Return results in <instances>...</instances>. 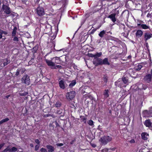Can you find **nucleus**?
Returning <instances> with one entry per match:
<instances>
[{"instance_id":"1","label":"nucleus","mask_w":152,"mask_h":152,"mask_svg":"<svg viewBox=\"0 0 152 152\" xmlns=\"http://www.w3.org/2000/svg\"><path fill=\"white\" fill-rule=\"evenodd\" d=\"M51 60H49L45 59V61L48 66H54L56 64H59L60 62V58L58 57H56L51 58Z\"/></svg>"},{"instance_id":"2","label":"nucleus","mask_w":152,"mask_h":152,"mask_svg":"<svg viewBox=\"0 0 152 152\" xmlns=\"http://www.w3.org/2000/svg\"><path fill=\"white\" fill-rule=\"evenodd\" d=\"M112 140L111 137L109 136H104L102 137L99 140L102 144L105 145Z\"/></svg>"},{"instance_id":"3","label":"nucleus","mask_w":152,"mask_h":152,"mask_svg":"<svg viewBox=\"0 0 152 152\" xmlns=\"http://www.w3.org/2000/svg\"><path fill=\"white\" fill-rule=\"evenodd\" d=\"M35 13L39 17H41L45 14V10L43 7L38 6L35 10Z\"/></svg>"},{"instance_id":"4","label":"nucleus","mask_w":152,"mask_h":152,"mask_svg":"<svg viewBox=\"0 0 152 152\" xmlns=\"http://www.w3.org/2000/svg\"><path fill=\"white\" fill-rule=\"evenodd\" d=\"M21 81L22 83H24L27 86L30 84L29 77L27 75H24L21 78Z\"/></svg>"},{"instance_id":"5","label":"nucleus","mask_w":152,"mask_h":152,"mask_svg":"<svg viewBox=\"0 0 152 152\" xmlns=\"http://www.w3.org/2000/svg\"><path fill=\"white\" fill-rule=\"evenodd\" d=\"M2 9L4 12L6 14H10V15L14 16V15L11 14V10L10 8L8 6L3 4L2 7Z\"/></svg>"},{"instance_id":"6","label":"nucleus","mask_w":152,"mask_h":152,"mask_svg":"<svg viewBox=\"0 0 152 152\" xmlns=\"http://www.w3.org/2000/svg\"><path fill=\"white\" fill-rule=\"evenodd\" d=\"M75 91H72L67 93L66 96V99L69 101L73 99L75 97Z\"/></svg>"},{"instance_id":"7","label":"nucleus","mask_w":152,"mask_h":152,"mask_svg":"<svg viewBox=\"0 0 152 152\" xmlns=\"http://www.w3.org/2000/svg\"><path fill=\"white\" fill-rule=\"evenodd\" d=\"M102 59L100 58H95L93 60V64L96 66L102 65Z\"/></svg>"},{"instance_id":"8","label":"nucleus","mask_w":152,"mask_h":152,"mask_svg":"<svg viewBox=\"0 0 152 152\" xmlns=\"http://www.w3.org/2000/svg\"><path fill=\"white\" fill-rule=\"evenodd\" d=\"M152 78V75L150 74H147L144 77L143 80L147 83H149L151 81Z\"/></svg>"},{"instance_id":"9","label":"nucleus","mask_w":152,"mask_h":152,"mask_svg":"<svg viewBox=\"0 0 152 152\" xmlns=\"http://www.w3.org/2000/svg\"><path fill=\"white\" fill-rule=\"evenodd\" d=\"M142 114L144 117H152V113L149 110H145L143 112Z\"/></svg>"},{"instance_id":"10","label":"nucleus","mask_w":152,"mask_h":152,"mask_svg":"<svg viewBox=\"0 0 152 152\" xmlns=\"http://www.w3.org/2000/svg\"><path fill=\"white\" fill-rule=\"evenodd\" d=\"M152 36V34H150L148 32H146L145 33L144 35V38L145 41L146 42L147 40L149 39Z\"/></svg>"},{"instance_id":"11","label":"nucleus","mask_w":152,"mask_h":152,"mask_svg":"<svg viewBox=\"0 0 152 152\" xmlns=\"http://www.w3.org/2000/svg\"><path fill=\"white\" fill-rule=\"evenodd\" d=\"M116 15V13L112 14L107 16V18H110L113 22H115L116 21L115 17Z\"/></svg>"},{"instance_id":"12","label":"nucleus","mask_w":152,"mask_h":152,"mask_svg":"<svg viewBox=\"0 0 152 152\" xmlns=\"http://www.w3.org/2000/svg\"><path fill=\"white\" fill-rule=\"evenodd\" d=\"M65 82L63 80H61L59 82V85L60 87L62 89H64L65 88Z\"/></svg>"},{"instance_id":"13","label":"nucleus","mask_w":152,"mask_h":152,"mask_svg":"<svg viewBox=\"0 0 152 152\" xmlns=\"http://www.w3.org/2000/svg\"><path fill=\"white\" fill-rule=\"evenodd\" d=\"M46 147L48 150V152H53L54 151V148L52 145H48Z\"/></svg>"},{"instance_id":"14","label":"nucleus","mask_w":152,"mask_h":152,"mask_svg":"<svg viewBox=\"0 0 152 152\" xmlns=\"http://www.w3.org/2000/svg\"><path fill=\"white\" fill-rule=\"evenodd\" d=\"M137 25L138 26H140V27L142 28L143 29H147L149 28V27L148 26H147L146 24H141L140 23H138Z\"/></svg>"},{"instance_id":"15","label":"nucleus","mask_w":152,"mask_h":152,"mask_svg":"<svg viewBox=\"0 0 152 152\" xmlns=\"http://www.w3.org/2000/svg\"><path fill=\"white\" fill-rule=\"evenodd\" d=\"M144 124L146 127H150L152 125V123L151 122L150 120H146L145 121Z\"/></svg>"},{"instance_id":"16","label":"nucleus","mask_w":152,"mask_h":152,"mask_svg":"<svg viewBox=\"0 0 152 152\" xmlns=\"http://www.w3.org/2000/svg\"><path fill=\"white\" fill-rule=\"evenodd\" d=\"M142 31L140 30H138L135 33L136 36L137 37H140L142 35Z\"/></svg>"},{"instance_id":"17","label":"nucleus","mask_w":152,"mask_h":152,"mask_svg":"<svg viewBox=\"0 0 152 152\" xmlns=\"http://www.w3.org/2000/svg\"><path fill=\"white\" fill-rule=\"evenodd\" d=\"M142 138V139L146 140L148 139V134L146 133H142L141 134Z\"/></svg>"},{"instance_id":"18","label":"nucleus","mask_w":152,"mask_h":152,"mask_svg":"<svg viewBox=\"0 0 152 152\" xmlns=\"http://www.w3.org/2000/svg\"><path fill=\"white\" fill-rule=\"evenodd\" d=\"M102 65H109L110 63L108 61V59L107 58H105L103 60L102 59Z\"/></svg>"},{"instance_id":"19","label":"nucleus","mask_w":152,"mask_h":152,"mask_svg":"<svg viewBox=\"0 0 152 152\" xmlns=\"http://www.w3.org/2000/svg\"><path fill=\"white\" fill-rule=\"evenodd\" d=\"M17 28L16 26L14 27L12 33V37L15 36L16 35L17 32Z\"/></svg>"},{"instance_id":"20","label":"nucleus","mask_w":152,"mask_h":152,"mask_svg":"<svg viewBox=\"0 0 152 152\" xmlns=\"http://www.w3.org/2000/svg\"><path fill=\"white\" fill-rule=\"evenodd\" d=\"M109 90L108 89L105 90L103 93L104 97L105 98H107L109 96Z\"/></svg>"},{"instance_id":"21","label":"nucleus","mask_w":152,"mask_h":152,"mask_svg":"<svg viewBox=\"0 0 152 152\" xmlns=\"http://www.w3.org/2000/svg\"><path fill=\"white\" fill-rule=\"evenodd\" d=\"M18 149L15 147H12L11 148H9V152H15L17 151Z\"/></svg>"},{"instance_id":"22","label":"nucleus","mask_w":152,"mask_h":152,"mask_svg":"<svg viewBox=\"0 0 152 152\" xmlns=\"http://www.w3.org/2000/svg\"><path fill=\"white\" fill-rule=\"evenodd\" d=\"M142 67V65L141 64H139L137 66L135 67L134 69L136 70L139 71L141 69Z\"/></svg>"},{"instance_id":"23","label":"nucleus","mask_w":152,"mask_h":152,"mask_svg":"<svg viewBox=\"0 0 152 152\" xmlns=\"http://www.w3.org/2000/svg\"><path fill=\"white\" fill-rule=\"evenodd\" d=\"M76 82L75 80H73L69 85V86L70 88L72 87L76 84Z\"/></svg>"},{"instance_id":"24","label":"nucleus","mask_w":152,"mask_h":152,"mask_svg":"<svg viewBox=\"0 0 152 152\" xmlns=\"http://www.w3.org/2000/svg\"><path fill=\"white\" fill-rule=\"evenodd\" d=\"M106 31L104 30H102L101 31L99 34V36L101 38L103 37L104 34H105Z\"/></svg>"},{"instance_id":"25","label":"nucleus","mask_w":152,"mask_h":152,"mask_svg":"<svg viewBox=\"0 0 152 152\" xmlns=\"http://www.w3.org/2000/svg\"><path fill=\"white\" fill-rule=\"evenodd\" d=\"M9 120V119L8 118H6L4 119H3L1 121H0V125L4 123L7 121Z\"/></svg>"},{"instance_id":"26","label":"nucleus","mask_w":152,"mask_h":152,"mask_svg":"<svg viewBox=\"0 0 152 152\" xmlns=\"http://www.w3.org/2000/svg\"><path fill=\"white\" fill-rule=\"evenodd\" d=\"M122 80L124 84H127L128 82V80L125 77H123L122 78Z\"/></svg>"},{"instance_id":"27","label":"nucleus","mask_w":152,"mask_h":152,"mask_svg":"<svg viewBox=\"0 0 152 152\" xmlns=\"http://www.w3.org/2000/svg\"><path fill=\"white\" fill-rule=\"evenodd\" d=\"M61 105V103L60 101H57L55 104V106L56 107H59Z\"/></svg>"},{"instance_id":"28","label":"nucleus","mask_w":152,"mask_h":152,"mask_svg":"<svg viewBox=\"0 0 152 152\" xmlns=\"http://www.w3.org/2000/svg\"><path fill=\"white\" fill-rule=\"evenodd\" d=\"M14 37V38L13 39V41L15 43H18L19 41L20 38H18L17 36H15Z\"/></svg>"},{"instance_id":"29","label":"nucleus","mask_w":152,"mask_h":152,"mask_svg":"<svg viewBox=\"0 0 152 152\" xmlns=\"http://www.w3.org/2000/svg\"><path fill=\"white\" fill-rule=\"evenodd\" d=\"M19 72H20V73L21 74H22L26 71V69H25L23 68H20L18 69Z\"/></svg>"},{"instance_id":"30","label":"nucleus","mask_w":152,"mask_h":152,"mask_svg":"<svg viewBox=\"0 0 152 152\" xmlns=\"http://www.w3.org/2000/svg\"><path fill=\"white\" fill-rule=\"evenodd\" d=\"M80 118H81V122H84L85 123H86V119L83 116H80Z\"/></svg>"},{"instance_id":"31","label":"nucleus","mask_w":152,"mask_h":152,"mask_svg":"<svg viewBox=\"0 0 152 152\" xmlns=\"http://www.w3.org/2000/svg\"><path fill=\"white\" fill-rule=\"evenodd\" d=\"M102 55L101 52L99 53H97L95 54V58H99L98 57H100Z\"/></svg>"},{"instance_id":"32","label":"nucleus","mask_w":152,"mask_h":152,"mask_svg":"<svg viewBox=\"0 0 152 152\" xmlns=\"http://www.w3.org/2000/svg\"><path fill=\"white\" fill-rule=\"evenodd\" d=\"M37 49L38 47L37 46H35L34 47L32 48V52L34 53H36Z\"/></svg>"},{"instance_id":"33","label":"nucleus","mask_w":152,"mask_h":152,"mask_svg":"<svg viewBox=\"0 0 152 152\" xmlns=\"http://www.w3.org/2000/svg\"><path fill=\"white\" fill-rule=\"evenodd\" d=\"M88 124L90 126L94 125V122L92 120H89L88 121Z\"/></svg>"},{"instance_id":"34","label":"nucleus","mask_w":152,"mask_h":152,"mask_svg":"<svg viewBox=\"0 0 152 152\" xmlns=\"http://www.w3.org/2000/svg\"><path fill=\"white\" fill-rule=\"evenodd\" d=\"M100 26H100L98 28H97L96 29H94L92 30L90 32V34H93L94 33V32L96 31V30L98 28H99Z\"/></svg>"},{"instance_id":"35","label":"nucleus","mask_w":152,"mask_h":152,"mask_svg":"<svg viewBox=\"0 0 152 152\" xmlns=\"http://www.w3.org/2000/svg\"><path fill=\"white\" fill-rule=\"evenodd\" d=\"M142 87L140 89H143L144 90H145L147 87V86L146 85L144 84H142Z\"/></svg>"},{"instance_id":"36","label":"nucleus","mask_w":152,"mask_h":152,"mask_svg":"<svg viewBox=\"0 0 152 152\" xmlns=\"http://www.w3.org/2000/svg\"><path fill=\"white\" fill-rule=\"evenodd\" d=\"M108 77L107 76H104L103 77V80L104 82L107 83V81Z\"/></svg>"},{"instance_id":"37","label":"nucleus","mask_w":152,"mask_h":152,"mask_svg":"<svg viewBox=\"0 0 152 152\" xmlns=\"http://www.w3.org/2000/svg\"><path fill=\"white\" fill-rule=\"evenodd\" d=\"M0 33H2V34H7V32L6 31H4L1 29H0Z\"/></svg>"},{"instance_id":"38","label":"nucleus","mask_w":152,"mask_h":152,"mask_svg":"<svg viewBox=\"0 0 152 152\" xmlns=\"http://www.w3.org/2000/svg\"><path fill=\"white\" fill-rule=\"evenodd\" d=\"M40 151L41 152H47V150L46 149L43 148H42L40 149Z\"/></svg>"},{"instance_id":"39","label":"nucleus","mask_w":152,"mask_h":152,"mask_svg":"<svg viewBox=\"0 0 152 152\" xmlns=\"http://www.w3.org/2000/svg\"><path fill=\"white\" fill-rule=\"evenodd\" d=\"M6 62H4V66H5L7 65V64L10 63V61L9 60H7V59L6 60Z\"/></svg>"},{"instance_id":"40","label":"nucleus","mask_w":152,"mask_h":152,"mask_svg":"<svg viewBox=\"0 0 152 152\" xmlns=\"http://www.w3.org/2000/svg\"><path fill=\"white\" fill-rule=\"evenodd\" d=\"M39 145H36L35 147V151H37L39 148Z\"/></svg>"},{"instance_id":"41","label":"nucleus","mask_w":152,"mask_h":152,"mask_svg":"<svg viewBox=\"0 0 152 152\" xmlns=\"http://www.w3.org/2000/svg\"><path fill=\"white\" fill-rule=\"evenodd\" d=\"M102 152H109L108 151V150L107 148H104L102 150Z\"/></svg>"},{"instance_id":"42","label":"nucleus","mask_w":152,"mask_h":152,"mask_svg":"<svg viewBox=\"0 0 152 152\" xmlns=\"http://www.w3.org/2000/svg\"><path fill=\"white\" fill-rule=\"evenodd\" d=\"M62 68V66L60 65H56L54 67V69H56L57 68L61 69Z\"/></svg>"},{"instance_id":"43","label":"nucleus","mask_w":152,"mask_h":152,"mask_svg":"<svg viewBox=\"0 0 152 152\" xmlns=\"http://www.w3.org/2000/svg\"><path fill=\"white\" fill-rule=\"evenodd\" d=\"M20 73V72H19V70L18 69L17 70V71L16 72V73H15V75L17 76L19 74V73Z\"/></svg>"},{"instance_id":"44","label":"nucleus","mask_w":152,"mask_h":152,"mask_svg":"<svg viewBox=\"0 0 152 152\" xmlns=\"http://www.w3.org/2000/svg\"><path fill=\"white\" fill-rule=\"evenodd\" d=\"M89 56L91 57H94V58H95V54H89Z\"/></svg>"},{"instance_id":"45","label":"nucleus","mask_w":152,"mask_h":152,"mask_svg":"<svg viewBox=\"0 0 152 152\" xmlns=\"http://www.w3.org/2000/svg\"><path fill=\"white\" fill-rule=\"evenodd\" d=\"M56 145L58 146H61L63 145V144L62 143H57Z\"/></svg>"},{"instance_id":"46","label":"nucleus","mask_w":152,"mask_h":152,"mask_svg":"<svg viewBox=\"0 0 152 152\" xmlns=\"http://www.w3.org/2000/svg\"><path fill=\"white\" fill-rule=\"evenodd\" d=\"M28 93L26 92H25L20 94L21 96H25Z\"/></svg>"},{"instance_id":"47","label":"nucleus","mask_w":152,"mask_h":152,"mask_svg":"<svg viewBox=\"0 0 152 152\" xmlns=\"http://www.w3.org/2000/svg\"><path fill=\"white\" fill-rule=\"evenodd\" d=\"M5 145L4 143H3L1 144H0V150L1 149V148L4 146Z\"/></svg>"},{"instance_id":"48","label":"nucleus","mask_w":152,"mask_h":152,"mask_svg":"<svg viewBox=\"0 0 152 152\" xmlns=\"http://www.w3.org/2000/svg\"><path fill=\"white\" fill-rule=\"evenodd\" d=\"M8 147H7V148H5L4 150L3 151L4 152H7L8 151H9V148H8Z\"/></svg>"},{"instance_id":"49","label":"nucleus","mask_w":152,"mask_h":152,"mask_svg":"<svg viewBox=\"0 0 152 152\" xmlns=\"http://www.w3.org/2000/svg\"><path fill=\"white\" fill-rule=\"evenodd\" d=\"M35 142L37 144H39L40 141L38 139H36L35 140Z\"/></svg>"},{"instance_id":"50","label":"nucleus","mask_w":152,"mask_h":152,"mask_svg":"<svg viewBox=\"0 0 152 152\" xmlns=\"http://www.w3.org/2000/svg\"><path fill=\"white\" fill-rule=\"evenodd\" d=\"M129 142L131 143H134L135 142V141L134 139H132Z\"/></svg>"},{"instance_id":"51","label":"nucleus","mask_w":152,"mask_h":152,"mask_svg":"<svg viewBox=\"0 0 152 152\" xmlns=\"http://www.w3.org/2000/svg\"><path fill=\"white\" fill-rule=\"evenodd\" d=\"M121 80V79H119V80L115 82V84H118V83H119V82H120Z\"/></svg>"},{"instance_id":"52","label":"nucleus","mask_w":152,"mask_h":152,"mask_svg":"<svg viewBox=\"0 0 152 152\" xmlns=\"http://www.w3.org/2000/svg\"><path fill=\"white\" fill-rule=\"evenodd\" d=\"M101 39H98L96 41V43L99 44L101 42Z\"/></svg>"},{"instance_id":"53","label":"nucleus","mask_w":152,"mask_h":152,"mask_svg":"<svg viewBox=\"0 0 152 152\" xmlns=\"http://www.w3.org/2000/svg\"><path fill=\"white\" fill-rule=\"evenodd\" d=\"M91 146L94 148H95L96 146V144H94L91 143Z\"/></svg>"},{"instance_id":"54","label":"nucleus","mask_w":152,"mask_h":152,"mask_svg":"<svg viewBox=\"0 0 152 152\" xmlns=\"http://www.w3.org/2000/svg\"><path fill=\"white\" fill-rule=\"evenodd\" d=\"M122 35H123V36L125 37H126V35L124 33H122Z\"/></svg>"},{"instance_id":"55","label":"nucleus","mask_w":152,"mask_h":152,"mask_svg":"<svg viewBox=\"0 0 152 152\" xmlns=\"http://www.w3.org/2000/svg\"><path fill=\"white\" fill-rule=\"evenodd\" d=\"M30 146L31 147H34V145H33L32 144V143H31L30 144Z\"/></svg>"},{"instance_id":"56","label":"nucleus","mask_w":152,"mask_h":152,"mask_svg":"<svg viewBox=\"0 0 152 152\" xmlns=\"http://www.w3.org/2000/svg\"><path fill=\"white\" fill-rule=\"evenodd\" d=\"M2 37V33H0V39H1Z\"/></svg>"},{"instance_id":"57","label":"nucleus","mask_w":152,"mask_h":152,"mask_svg":"<svg viewBox=\"0 0 152 152\" xmlns=\"http://www.w3.org/2000/svg\"><path fill=\"white\" fill-rule=\"evenodd\" d=\"M10 96V95H7L6 96V98H8Z\"/></svg>"},{"instance_id":"58","label":"nucleus","mask_w":152,"mask_h":152,"mask_svg":"<svg viewBox=\"0 0 152 152\" xmlns=\"http://www.w3.org/2000/svg\"><path fill=\"white\" fill-rule=\"evenodd\" d=\"M149 110L152 113V107L150 108Z\"/></svg>"},{"instance_id":"59","label":"nucleus","mask_w":152,"mask_h":152,"mask_svg":"<svg viewBox=\"0 0 152 152\" xmlns=\"http://www.w3.org/2000/svg\"><path fill=\"white\" fill-rule=\"evenodd\" d=\"M149 110L152 113V107L150 108Z\"/></svg>"},{"instance_id":"60","label":"nucleus","mask_w":152,"mask_h":152,"mask_svg":"<svg viewBox=\"0 0 152 152\" xmlns=\"http://www.w3.org/2000/svg\"><path fill=\"white\" fill-rule=\"evenodd\" d=\"M146 47H147V46H148V43H146Z\"/></svg>"},{"instance_id":"61","label":"nucleus","mask_w":152,"mask_h":152,"mask_svg":"<svg viewBox=\"0 0 152 152\" xmlns=\"http://www.w3.org/2000/svg\"><path fill=\"white\" fill-rule=\"evenodd\" d=\"M149 128H150L152 130V125H151V126H150Z\"/></svg>"},{"instance_id":"62","label":"nucleus","mask_w":152,"mask_h":152,"mask_svg":"<svg viewBox=\"0 0 152 152\" xmlns=\"http://www.w3.org/2000/svg\"><path fill=\"white\" fill-rule=\"evenodd\" d=\"M150 15V14H148L147 15V17H149V16Z\"/></svg>"},{"instance_id":"63","label":"nucleus","mask_w":152,"mask_h":152,"mask_svg":"<svg viewBox=\"0 0 152 152\" xmlns=\"http://www.w3.org/2000/svg\"><path fill=\"white\" fill-rule=\"evenodd\" d=\"M131 57V56H128V58H130Z\"/></svg>"},{"instance_id":"64","label":"nucleus","mask_w":152,"mask_h":152,"mask_svg":"<svg viewBox=\"0 0 152 152\" xmlns=\"http://www.w3.org/2000/svg\"><path fill=\"white\" fill-rule=\"evenodd\" d=\"M131 42H132L133 43H134V42L133 41H132V40L131 41Z\"/></svg>"}]
</instances>
